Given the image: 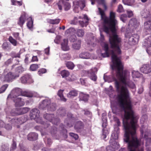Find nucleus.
Instances as JSON below:
<instances>
[{"label": "nucleus", "mask_w": 151, "mask_h": 151, "mask_svg": "<svg viewBox=\"0 0 151 151\" xmlns=\"http://www.w3.org/2000/svg\"><path fill=\"white\" fill-rule=\"evenodd\" d=\"M115 121L117 124V127H114L115 132L116 130L117 131L116 132H114L112 133L111 136V139L109 141V142L111 144V145L112 146V147L111 148V149L112 148L114 149L118 148L119 147V144L114 140L117 139H118V134L119 133V128L118 127L120 125V122L119 121V119L116 118H115ZM114 126L115 127V126Z\"/></svg>", "instance_id": "nucleus-1"}, {"label": "nucleus", "mask_w": 151, "mask_h": 151, "mask_svg": "<svg viewBox=\"0 0 151 151\" xmlns=\"http://www.w3.org/2000/svg\"><path fill=\"white\" fill-rule=\"evenodd\" d=\"M141 135L146 141V150L147 151L151 150V142L150 137L149 131H147L144 133L142 130L141 131Z\"/></svg>", "instance_id": "nucleus-2"}, {"label": "nucleus", "mask_w": 151, "mask_h": 151, "mask_svg": "<svg viewBox=\"0 0 151 151\" xmlns=\"http://www.w3.org/2000/svg\"><path fill=\"white\" fill-rule=\"evenodd\" d=\"M27 108H19L12 109L10 112V115L12 116L22 115L25 114L29 111Z\"/></svg>", "instance_id": "nucleus-3"}, {"label": "nucleus", "mask_w": 151, "mask_h": 151, "mask_svg": "<svg viewBox=\"0 0 151 151\" xmlns=\"http://www.w3.org/2000/svg\"><path fill=\"white\" fill-rule=\"evenodd\" d=\"M12 93L14 94V96L17 98L19 96H22L29 97H32L33 96L32 94L27 91H22V89L19 88H17L12 91Z\"/></svg>", "instance_id": "nucleus-4"}, {"label": "nucleus", "mask_w": 151, "mask_h": 151, "mask_svg": "<svg viewBox=\"0 0 151 151\" xmlns=\"http://www.w3.org/2000/svg\"><path fill=\"white\" fill-rule=\"evenodd\" d=\"M26 121L27 119L24 116H22L19 118L15 117L12 119L10 120V122L17 128H19V125L24 123Z\"/></svg>", "instance_id": "nucleus-5"}, {"label": "nucleus", "mask_w": 151, "mask_h": 151, "mask_svg": "<svg viewBox=\"0 0 151 151\" xmlns=\"http://www.w3.org/2000/svg\"><path fill=\"white\" fill-rule=\"evenodd\" d=\"M141 15L144 18H147L150 17V20L147 22H145L144 24L145 28L149 29H151V16L149 12L147 10L142 11L141 13Z\"/></svg>", "instance_id": "nucleus-6"}, {"label": "nucleus", "mask_w": 151, "mask_h": 151, "mask_svg": "<svg viewBox=\"0 0 151 151\" xmlns=\"http://www.w3.org/2000/svg\"><path fill=\"white\" fill-rule=\"evenodd\" d=\"M43 117L45 119L56 125H57L60 122V119L58 117H55L53 114H46L43 115Z\"/></svg>", "instance_id": "nucleus-7"}, {"label": "nucleus", "mask_w": 151, "mask_h": 151, "mask_svg": "<svg viewBox=\"0 0 151 151\" xmlns=\"http://www.w3.org/2000/svg\"><path fill=\"white\" fill-rule=\"evenodd\" d=\"M69 0H60L57 4L59 9L60 10H62V4H63V5L65 11H68L71 8V6L70 4L68 2Z\"/></svg>", "instance_id": "nucleus-8"}, {"label": "nucleus", "mask_w": 151, "mask_h": 151, "mask_svg": "<svg viewBox=\"0 0 151 151\" xmlns=\"http://www.w3.org/2000/svg\"><path fill=\"white\" fill-rule=\"evenodd\" d=\"M18 76L17 74H15L14 73L9 72L5 75L4 78V81L8 83L11 82L18 78Z\"/></svg>", "instance_id": "nucleus-9"}, {"label": "nucleus", "mask_w": 151, "mask_h": 151, "mask_svg": "<svg viewBox=\"0 0 151 151\" xmlns=\"http://www.w3.org/2000/svg\"><path fill=\"white\" fill-rule=\"evenodd\" d=\"M74 6V10L78 9L79 7L81 10H83L86 6V1L85 0L75 1L73 2Z\"/></svg>", "instance_id": "nucleus-10"}, {"label": "nucleus", "mask_w": 151, "mask_h": 151, "mask_svg": "<svg viewBox=\"0 0 151 151\" xmlns=\"http://www.w3.org/2000/svg\"><path fill=\"white\" fill-rule=\"evenodd\" d=\"M143 46L146 47L147 53L151 55V36L145 39Z\"/></svg>", "instance_id": "nucleus-11"}, {"label": "nucleus", "mask_w": 151, "mask_h": 151, "mask_svg": "<svg viewBox=\"0 0 151 151\" xmlns=\"http://www.w3.org/2000/svg\"><path fill=\"white\" fill-rule=\"evenodd\" d=\"M67 117L68 119H66L65 120L64 123L66 126L68 127H72L73 125L72 123H71L70 121V119L72 120H75L76 118L73 116V114L70 112H68L67 114Z\"/></svg>", "instance_id": "nucleus-12"}, {"label": "nucleus", "mask_w": 151, "mask_h": 151, "mask_svg": "<svg viewBox=\"0 0 151 151\" xmlns=\"http://www.w3.org/2000/svg\"><path fill=\"white\" fill-rule=\"evenodd\" d=\"M50 103L51 101L50 99H44L40 104L39 108L40 109H47V110Z\"/></svg>", "instance_id": "nucleus-13"}, {"label": "nucleus", "mask_w": 151, "mask_h": 151, "mask_svg": "<svg viewBox=\"0 0 151 151\" xmlns=\"http://www.w3.org/2000/svg\"><path fill=\"white\" fill-rule=\"evenodd\" d=\"M27 14L25 12H23L17 22V24L21 27H22L27 20Z\"/></svg>", "instance_id": "nucleus-14"}, {"label": "nucleus", "mask_w": 151, "mask_h": 151, "mask_svg": "<svg viewBox=\"0 0 151 151\" xmlns=\"http://www.w3.org/2000/svg\"><path fill=\"white\" fill-rule=\"evenodd\" d=\"M74 127L77 132H81L84 129L83 123L81 121H78L76 123Z\"/></svg>", "instance_id": "nucleus-15"}, {"label": "nucleus", "mask_w": 151, "mask_h": 151, "mask_svg": "<svg viewBox=\"0 0 151 151\" xmlns=\"http://www.w3.org/2000/svg\"><path fill=\"white\" fill-rule=\"evenodd\" d=\"M40 111L37 109H32L30 112V116L32 119H35L40 116Z\"/></svg>", "instance_id": "nucleus-16"}, {"label": "nucleus", "mask_w": 151, "mask_h": 151, "mask_svg": "<svg viewBox=\"0 0 151 151\" xmlns=\"http://www.w3.org/2000/svg\"><path fill=\"white\" fill-rule=\"evenodd\" d=\"M141 72L145 74H147L151 72V66L149 64H144L140 68Z\"/></svg>", "instance_id": "nucleus-17"}, {"label": "nucleus", "mask_w": 151, "mask_h": 151, "mask_svg": "<svg viewBox=\"0 0 151 151\" xmlns=\"http://www.w3.org/2000/svg\"><path fill=\"white\" fill-rule=\"evenodd\" d=\"M15 103V106L16 107H19L24 106L25 103L21 98H16L14 100Z\"/></svg>", "instance_id": "nucleus-18"}, {"label": "nucleus", "mask_w": 151, "mask_h": 151, "mask_svg": "<svg viewBox=\"0 0 151 151\" xmlns=\"http://www.w3.org/2000/svg\"><path fill=\"white\" fill-rule=\"evenodd\" d=\"M38 135L35 132H30L27 136V139L31 141H35L38 138Z\"/></svg>", "instance_id": "nucleus-19"}, {"label": "nucleus", "mask_w": 151, "mask_h": 151, "mask_svg": "<svg viewBox=\"0 0 151 151\" xmlns=\"http://www.w3.org/2000/svg\"><path fill=\"white\" fill-rule=\"evenodd\" d=\"M68 40L67 39H64L61 43V47L62 50L65 51H68L69 48L68 45Z\"/></svg>", "instance_id": "nucleus-20"}, {"label": "nucleus", "mask_w": 151, "mask_h": 151, "mask_svg": "<svg viewBox=\"0 0 151 151\" xmlns=\"http://www.w3.org/2000/svg\"><path fill=\"white\" fill-rule=\"evenodd\" d=\"M81 40H78L72 44V47L76 50H79L81 47Z\"/></svg>", "instance_id": "nucleus-21"}, {"label": "nucleus", "mask_w": 151, "mask_h": 151, "mask_svg": "<svg viewBox=\"0 0 151 151\" xmlns=\"http://www.w3.org/2000/svg\"><path fill=\"white\" fill-rule=\"evenodd\" d=\"M28 21L27 23V27L30 30L33 29V20L31 17H29L28 18Z\"/></svg>", "instance_id": "nucleus-22"}, {"label": "nucleus", "mask_w": 151, "mask_h": 151, "mask_svg": "<svg viewBox=\"0 0 151 151\" xmlns=\"http://www.w3.org/2000/svg\"><path fill=\"white\" fill-rule=\"evenodd\" d=\"M139 38V36L137 34H134L129 38V41L130 42L136 43L138 42Z\"/></svg>", "instance_id": "nucleus-23"}, {"label": "nucleus", "mask_w": 151, "mask_h": 151, "mask_svg": "<svg viewBox=\"0 0 151 151\" xmlns=\"http://www.w3.org/2000/svg\"><path fill=\"white\" fill-rule=\"evenodd\" d=\"M87 73L89 77L92 80L94 81V68L91 69Z\"/></svg>", "instance_id": "nucleus-24"}, {"label": "nucleus", "mask_w": 151, "mask_h": 151, "mask_svg": "<svg viewBox=\"0 0 151 151\" xmlns=\"http://www.w3.org/2000/svg\"><path fill=\"white\" fill-rule=\"evenodd\" d=\"M30 78V76L28 74L24 75L21 78L20 80L21 82L23 83H26Z\"/></svg>", "instance_id": "nucleus-25"}, {"label": "nucleus", "mask_w": 151, "mask_h": 151, "mask_svg": "<svg viewBox=\"0 0 151 151\" xmlns=\"http://www.w3.org/2000/svg\"><path fill=\"white\" fill-rule=\"evenodd\" d=\"M89 96L88 95L85 94L83 93H81L79 94V99L80 100L87 101L88 100Z\"/></svg>", "instance_id": "nucleus-26"}, {"label": "nucleus", "mask_w": 151, "mask_h": 151, "mask_svg": "<svg viewBox=\"0 0 151 151\" xmlns=\"http://www.w3.org/2000/svg\"><path fill=\"white\" fill-rule=\"evenodd\" d=\"M64 91V90L60 89L58 92L57 95L60 97L61 101L65 102L67 99L64 97L63 95V93Z\"/></svg>", "instance_id": "nucleus-27"}, {"label": "nucleus", "mask_w": 151, "mask_h": 151, "mask_svg": "<svg viewBox=\"0 0 151 151\" xmlns=\"http://www.w3.org/2000/svg\"><path fill=\"white\" fill-rule=\"evenodd\" d=\"M95 1H96L99 5H102L103 6L104 10H106L107 9V7L106 5V0H95Z\"/></svg>", "instance_id": "nucleus-28"}, {"label": "nucleus", "mask_w": 151, "mask_h": 151, "mask_svg": "<svg viewBox=\"0 0 151 151\" xmlns=\"http://www.w3.org/2000/svg\"><path fill=\"white\" fill-rule=\"evenodd\" d=\"M65 64L68 68L70 70H73L75 66L73 63L71 61H66Z\"/></svg>", "instance_id": "nucleus-29"}, {"label": "nucleus", "mask_w": 151, "mask_h": 151, "mask_svg": "<svg viewBox=\"0 0 151 151\" xmlns=\"http://www.w3.org/2000/svg\"><path fill=\"white\" fill-rule=\"evenodd\" d=\"M90 56V54L86 52H83L79 55V57L83 59H88Z\"/></svg>", "instance_id": "nucleus-30"}, {"label": "nucleus", "mask_w": 151, "mask_h": 151, "mask_svg": "<svg viewBox=\"0 0 151 151\" xmlns=\"http://www.w3.org/2000/svg\"><path fill=\"white\" fill-rule=\"evenodd\" d=\"M129 24L133 26L134 27H136L139 25V23L135 18H133L129 21Z\"/></svg>", "instance_id": "nucleus-31"}, {"label": "nucleus", "mask_w": 151, "mask_h": 151, "mask_svg": "<svg viewBox=\"0 0 151 151\" xmlns=\"http://www.w3.org/2000/svg\"><path fill=\"white\" fill-rule=\"evenodd\" d=\"M79 23L80 25L82 27H86L88 24V22L87 20H85V19H82L81 20L79 21Z\"/></svg>", "instance_id": "nucleus-32"}, {"label": "nucleus", "mask_w": 151, "mask_h": 151, "mask_svg": "<svg viewBox=\"0 0 151 151\" xmlns=\"http://www.w3.org/2000/svg\"><path fill=\"white\" fill-rule=\"evenodd\" d=\"M24 71L22 67L19 66L16 68L15 72L14 73L15 74H17L18 75V77L19 76V73H22Z\"/></svg>", "instance_id": "nucleus-33"}, {"label": "nucleus", "mask_w": 151, "mask_h": 151, "mask_svg": "<svg viewBox=\"0 0 151 151\" xmlns=\"http://www.w3.org/2000/svg\"><path fill=\"white\" fill-rule=\"evenodd\" d=\"M60 74L63 78H66L70 75V73L68 71L64 70L61 71Z\"/></svg>", "instance_id": "nucleus-34"}, {"label": "nucleus", "mask_w": 151, "mask_h": 151, "mask_svg": "<svg viewBox=\"0 0 151 151\" xmlns=\"http://www.w3.org/2000/svg\"><path fill=\"white\" fill-rule=\"evenodd\" d=\"M9 42L14 46H16L17 45V40L14 39L12 36H10L8 38Z\"/></svg>", "instance_id": "nucleus-35"}, {"label": "nucleus", "mask_w": 151, "mask_h": 151, "mask_svg": "<svg viewBox=\"0 0 151 151\" xmlns=\"http://www.w3.org/2000/svg\"><path fill=\"white\" fill-rule=\"evenodd\" d=\"M40 64H32L30 66V70L32 71H35L40 67Z\"/></svg>", "instance_id": "nucleus-36"}, {"label": "nucleus", "mask_w": 151, "mask_h": 151, "mask_svg": "<svg viewBox=\"0 0 151 151\" xmlns=\"http://www.w3.org/2000/svg\"><path fill=\"white\" fill-rule=\"evenodd\" d=\"M94 40L93 36L88 38L87 41V44L89 45V46L92 47L93 48L94 47Z\"/></svg>", "instance_id": "nucleus-37"}, {"label": "nucleus", "mask_w": 151, "mask_h": 151, "mask_svg": "<svg viewBox=\"0 0 151 151\" xmlns=\"http://www.w3.org/2000/svg\"><path fill=\"white\" fill-rule=\"evenodd\" d=\"M78 94L77 91L75 90H72L70 91L67 94V97L68 98H71L72 97L75 96Z\"/></svg>", "instance_id": "nucleus-38"}, {"label": "nucleus", "mask_w": 151, "mask_h": 151, "mask_svg": "<svg viewBox=\"0 0 151 151\" xmlns=\"http://www.w3.org/2000/svg\"><path fill=\"white\" fill-rule=\"evenodd\" d=\"M58 113L60 117H63L65 116L66 114V110L65 109L60 108L58 110Z\"/></svg>", "instance_id": "nucleus-39"}, {"label": "nucleus", "mask_w": 151, "mask_h": 151, "mask_svg": "<svg viewBox=\"0 0 151 151\" xmlns=\"http://www.w3.org/2000/svg\"><path fill=\"white\" fill-rule=\"evenodd\" d=\"M56 105L55 103H50L47 109V110L51 111H54L56 109Z\"/></svg>", "instance_id": "nucleus-40"}, {"label": "nucleus", "mask_w": 151, "mask_h": 151, "mask_svg": "<svg viewBox=\"0 0 151 151\" xmlns=\"http://www.w3.org/2000/svg\"><path fill=\"white\" fill-rule=\"evenodd\" d=\"M12 4L13 5H18L21 6L22 5V1H18L17 0H11Z\"/></svg>", "instance_id": "nucleus-41"}, {"label": "nucleus", "mask_w": 151, "mask_h": 151, "mask_svg": "<svg viewBox=\"0 0 151 151\" xmlns=\"http://www.w3.org/2000/svg\"><path fill=\"white\" fill-rule=\"evenodd\" d=\"M76 33L78 36L82 37L84 34V32L82 29H78Z\"/></svg>", "instance_id": "nucleus-42"}, {"label": "nucleus", "mask_w": 151, "mask_h": 151, "mask_svg": "<svg viewBox=\"0 0 151 151\" xmlns=\"http://www.w3.org/2000/svg\"><path fill=\"white\" fill-rule=\"evenodd\" d=\"M60 21V19H50L49 21V23L52 24H58Z\"/></svg>", "instance_id": "nucleus-43"}, {"label": "nucleus", "mask_w": 151, "mask_h": 151, "mask_svg": "<svg viewBox=\"0 0 151 151\" xmlns=\"http://www.w3.org/2000/svg\"><path fill=\"white\" fill-rule=\"evenodd\" d=\"M123 3L125 5H131L134 2V0H123Z\"/></svg>", "instance_id": "nucleus-44"}, {"label": "nucleus", "mask_w": 151, "mask_h": 151, "mask_svg": "<svg viewBox=\"0 0 151 151\" xmlns=\"http://www.w3.org/2000/svg\"><path fill=\"white\" fill-rule=\"evenodd\" d=\"M8 86V84H5L3 85L0 88V93L4 92L7 88Z\"/></svg>", "instance_id": "nucleus-45"}, {"label": "nucleus", "mask_w": 151, "mask_h": 151, "mask_svg": "<svg viewBox=\"0 0 151 151\" xmlns=\"http://www.w3.org/2000/svg\"><path fill=\"white\" fill-rule=\"evenodd\" d=\"M71 57L70 55L67 53L63 55V58L64 60H70Z\"/></svg>", "instance_id": "nucleus-46"}, {"label": "nucleus", "mask_w": 151, "mask_h": 151, "mask_svg": "<svg viewBox=\"0 0 151 151\" xmlns=\"http://www.w3.org/2000/svg\"><path fill=\"white\" fill-rule=\"evenodd\" d=\"M132 74L133 77L138 78L140 77L141 74L138 71H133L132 72Z\"/></svg>", "instance_id": "nucleus-47"}, {"label": "nucleus", "mask_w": 151, "mask_h": 151, "mask_svg": "<svg viewBox=\"0 0 151 151\" xmlns=\"http://www.w3.org/2000/svg\"><path fill=\"white\" fill-rule=\"evenodd\" d=\"M12 35L16 40H20L21 38L19 36V32H14L12 33Z\"/></svg>", "instance_id": "nucleus-48"}, {"label": "nucleus", "mask_w": 151, "mask_h": 151, "mask_svg": "<svg viewBox=\"0 0 151 151\" xmlns=\"http://www.w3.org/2000/svg\"><path fill=\"white\" fill-rule=\"evenodd\" d=\"M47 70L45 68H42L40 69L38 71V74L40 76H41L43 74L46 73Z\"/></svg>", "instance_id": "nucleus-49"}, {"label": "nucleus", "mask_w": 151, "mask_h": 151, "mask_svg": "<svg viewBox=\"0 0 151 151\" xmlns=\"http://www.w3.org/2000/svg\"><path fill=\"white\" fill-rule=\"evenodd\" d=\"M17 145L16 142L14 140H13V143L10 148V151H13L14 150L16 149Z\"/></svg>", "instance_id": "nucleus-50"}, {"label": "nucleus", "mask_w": 151, "mask_h": 151, "mask_svg": "<svg viewBox=\"0 0 151 151\" xmlns=\"http://www.w3.org/2000/svg\"><path fill=\"white\" fill-rule=\"evenodd\" d=\"M108 132L107 130H105V129H103V133L102 137V138L104 139L106 137V135L108 134Z\"/></svg>", "instance_id": "nucleus-51"}, {"label": "nucleus", "mask_w": 151, "mask_h": 151, "mask_svg": "<svg viewBox=\"0 0 151 151\" xmlns=\"http://www.w3.org/2000/svg\"><path fill=\"white\" fill-rule=\"evenodd\" d=\"M127 15L126 14H123L121 15L120 19L123 22H124L127 20Z\"/></svg>", "instance_id": "nucleus-52"}, {"label": "nucleus", "mask_w": 151, "mask_h": 151, "mask_svg": "<svg viewBox=\"0 0 151 151\" xmlns=\"http://www.w3.org/2000/svg\"><path fill=\"white\" fill-rule=\"evenodd\" d=\"M57 129L56 127H54L51 131V133L52 136H56V134L57 132Z\"/></svg>", "instance_id": "nucleus-53"}, {"label": "nucleus", "mask_w": 151, "mask_h": 151, "mask_svg": "<svg viewBox=\"0 0 151 151\" xmlns=\"http://www.w3.org/2000/svg\"><path fill=\"white\" fill-rule=\"evenodd\" d=\"M70 135L74 138L75 140H77L78 138V135L73 133H70Z\"/></svg>", "instance_id": "nucleus-54"}, {"label": "nucleus", "mask_w": 151, "mask_h": 151, "mask_svg": "<svg viewBox=\"0 0 151 151\" xmlns=\"http://www.w3.org/2000/svg\"><path fill=\"white\" fill-rule=\"evenodd\" d=\"M35 120L37 123L40 124H44V122L43 121H42V118L40 117V116L39 117H38V118L35 119Z\"/></svg>", "instance_id": "nucleus-55"}, {"label": "nucleus", "mask_w": 151, "mask_h": 151, "mask_svg": "<svg viewBox=\"0 0 151 151\" xmlns=\"http://www.w3.org/2000/svg\"><path fill=\"white\" fill-rule=\"evenodd\" d=\"M70 40L71 42H75L77 40V38L76 36H71L70 38Z\"/></svg>", "instance_id": "nucleus-56"}, {"label": "nucleus", "mask_w": 151, "mask_h": 151, "mask_svg": "<svg viewBox=\"0 0 151 151\" xmlns=\"http://www.w3.org/2000/svg\"><path fill=\"white\" fill-rule=\"evenodd\" d=\"M9 47V45L7 42H4L2 45V47L3 49L6 50Z\"/></svg>", "instance_id": "nucleus-57"}, {"label": "nucleus", "mask_w": 151, "mask_h": 151, "mask_svg": "<svg viewBox=\"0 0 151 151\" xmlns=\"http://www.w3.org/2000/svg\"><path fill=\"white\" fill-rule=\"evenodd\" d=\"M78 22V19L77 17H75L74 19L72 20L70 23L71 24H76Z\"/></svg>", "instance_id": "nucleus-58"}, {"label": "nucleus", "mask_w": 151, "mask_h": 151, "mask_svg": "<svg viewBox=\"0 0 151 151\" xmlns=\"http://www.w3.org/2000/svg\"><path fill=\"white\" fill-rule=\"evenodd\" d=\"M117 11L118 12H121L123 11V7L121 5H119L118 6Z\"/></svg>", "instance_id": "nucleus-59"}, {"label": "nucleus", "mask_w": 151, "mask_h": 151, "mask_svg": "<svg viewBox=\"0 0 151 151\" xmlns=\"http://www.w3.org/2000/svg\"><path fill=\"white\" fill-rule=\"evenodd\" d=\"M12 57L13 58H20V54L19 53H14L12 54Z\"/></svg>", "instance_id": "nucleus-60"}, {"label": "nucleus", "mask_w": 151, "mask_h": 151, "mask_svg": "<svg viewBox=\"0 0 151 151\" xmlns=\"http://www.w3.org/2000/svg\"><path fill=\"white\" fill-rule=\"evenodd\" d=\"M4 128L7 130H9L12 129V126L10 124H6L4 126Z\"/></svg>", "instance_id": "nucleus-61"}, {"label": "nucleus", "mask_w": 151, "mask_h": 151, "mask_svg": "<svg viewBox=\"0 0 151 151\" xmlns=\"http://www.w3.org/2000/svg\"><path fill=\"white\" fill-rule=\"evenodd\" d=\"M103 122L102 126L103 128H105L107 126V120L106 118L102 119Z\"/></svg>", "instance_id": "nucleus-62"}, {"label": "nucleus", "mask_w": 151, "mask_h": 151, "mask_svg": "<svg viewBox=\"0 0 151 151\" xmlns=\"http://www.w3.org/2000/svg\"><path fill=\"white\" fill-rule=\"evenodd\" d=\"M12 60L11 59H8L4 63V64L6 66L8 65L9 64L12 63Z\"/></svg>", "instance_id": "nucleus-63"}, {"label": "nucleus", "mask_w": 151, "mask_h": 151, "mask_svg": "<svg viewBox=\"0 0 151 151\" xmlns=\"http://www.w3.org/2000/svg\"><path fill=\"white\" fill-rule=\"evenodd\" d=\"M38 61V59L36 56H33L32 58L31 62H37Z\"/></svg>", "instance_id": "nucleus-64"}]
</instances>
